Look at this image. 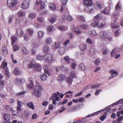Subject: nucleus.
<instances>
[{"label": "nucleus", "instance_id": "2", "mask_svg": "<svg viewBox=\"0 0 123 123\" xmlns=\"http://www.w3.org/2000/svg\"><path fill=\"white\" fill-rule=\"evenodd\" d=\"M33 89L34 91L33 94L38 97H39L41 96L42 87L39 83H36L34 86Z\"/></svg>", "mask_w": 123, "mask_h": 123}, {"label": "nucleus", "instance_id": "51", "mask_svg": "<svg viewBox=\"0 0 123 123\" xmlns=\"http://www.w3.org/2000/svg\"><path fill=\"white\" fill-rule=\"evenodd\" d=\"M36 15L35 13H30L28 15V17L31 19L34 18L36 17Z\"/></svg>", "mask_w": 123, "mask_h": 123}, {"label": "nucleus", "instance_id": "56", "mask_svg": "<svg viewBox=\"0 0 123 123\" xmlns=\"http://www.w3.org/2000/svg\"><path fill=\"white\" fill-rule=\"evenodd\" d=\"M65 9V6L64 4H62L59 11L61 12H62Z\"/></svg>", "mask_w": 123, "mask_h": 123}, {"label": "nucleus", "instance_id": "60", "mask_svg": "<svg viewBox=\"0 0 123 123\" xmlns=\"http://www.w3.org/2000/svg\"><path fill=\"white\" fill-rule=\"evenodd\" d=\"M20 23V21L19 20V18H15L14 22V24L15 25H17Z\"/></svg>", "mask_w": 123, "mask_h": 123}, {"label": "nucleus", "instance_id": "24", "mask_svg": "<svg viewBox=\"0 0 123 123\" xmlns=\"http://www.w3.org/2000/svg\"><path fill=\"white\" fill-rule=\"evenodd\" d=\"M22 51L24 54L27 55L29 53L28 50L25 47L22 48Z\"/></svg>", "mask_w": 123, "mask_h": 123}, {"label": "nucleus", "instance_id": "9", "mask_svg": "<svg viewBox=\"0 0 123 123\" xmlns=\"http://www.w3.org/2000/svg\"><path fill=\"white\" fill-rule=\"evenodd\" d=\"M17 3V0H12L10 3L8 4V5L10 7H12L16 5Z\"/></svg>", "mask_w": 123, "mask_h": 123}, {"label": "nucleus", "instance_id": "50", "mask_svg": "<svg viewBox=\"0 0 123 123\" xmlns=\"http://www.w3.org/2000/svg\"><path fill=\"white\" fill-rule=\"evenodd\" d=\"M10 119V117L8 115L5 114L4 115V120L5 121H8Z\"/></svg>", "mask_w": 123, "mask_h": 123}, {"label": "nucleus", "instance_id": "36", "mask_svg": "<svg viewBox=\"0 0 123 123\" xmlns=\"http://www.w3.org/2000/svg\"><path fill=\"white\" fill-rule=\"evenodd\" d=\"M47 31L49 32H51L55 30V27L52 25L49 26L47 29Z\"/></svg>", "mask_w": 123, "mask_h": 123}, {"label": "nucleus", "instance_id": "59", "mask_svg": "<svg viewBox=\"0 0 123 123\" xmlns=\"http://www.w3.org/2000/svg\"><path fill=\"white\" fill-rule=\"evenodd\" d=\"M37 58L38 60H43L44 58V57L43 56L38 55L37 56Z\"/></svg>", "mask_w": 123, "mask_h": 123}, {"label": "nucleus", "instance_id": "18", "mask_svg": "<svg viewBox=\"0 0 123 123\" xmlns=\"http://www.w3.org/2000/svg\"><path fill=\"white\" fill-rule=\"evenodd\" d=\"M58 29L62 31H65L68 29V28L66 26H64L62 25H59L58 26Z\"/></svg>", "mask_w": 123, "mask_h": 123}, {"label": "nucleus", "instance_id": "64", "mask_svg": "<svg viewBox=\"0 0 123 123\" xmlns=\"http://www.w3.org/2000/svg\"><path fill=\"white\" fill-rule=\"evenodd\" d=\"M58 41L61 43L62 42L63 40V38L61 36H59L58 37L57 39Z\"/></svg>", "mask_w": 123, "mask_h": 123}, {"label": "nucleus", "instance_id": "7", "mask_svg": "<svg viewBox=\"0 0 123 123\" xmlns=\"http://www.w3.org/2000/svg\"><path fill=\"white\" fill-rule=\"evenodd\" d=\"M36 4L37 5H40L41 6V9H43L45 7V4L44 2L42 1L41 0H37L36 2Z\"/></svg>", "mask_w": 123, "mask_h": 123}, {"label": "nucleus", "instance_id": "45", "mask_svg": "<svg viewBox=\"0 0 123 123\" xmlns=\"http://www.w3.org/2000/svg\"><path fill=\"white\" fill-rule=\"evenodd\" d=\"M15 83L18 85H20L22 83V80L20 79H16L15 81Z\"/></svg>", "mask_w": 123, "mask_h": 123}, {"label": "nucleus", "instance_id": "23", "mask_svg": "<svg viewBox=\"0 0 123 123\" xmlns=\"http://www.w3.org/2000/svg\"><path fill=\"white\" fill-rule=\"evenodd\" d=\"M104 110H101L100 111H98L97 112H94L91 114H89L87 116V117H91L97 115V114H98V113H101V112L103 111Z\"/></svg>", "mask_w": 123, "mask_h": 123}, {"label": "nucleus", "instance_id": "16", "mask_svg": "<svg viewBox=\"0 0 123 123\" xmlns=\"http://www.w3.org/2000/svg\"><path fill=\"white\" fill-rule=\"evenodd\" d=\"M17 33L19 37H21L24 34L23 31L21 29H18L17 31Z\"/></svg>", "mask_w": 123, "mask_h": 123}, {"label": "nucleus", "instance_id": "10", "mask_svg": "<svg viewBox=\"0 0 123 123\" xmlns=\"http://www.w3.org/2000/svg\"><path fill=\"white\" fill-rule=\"evenodd\" d=\"M13 73L14 74L17 75L21 74L22 72L18 68L16 67L14 70Z\"/></svg>", "mask_w": 123, "mask_h": 123}, {"label": "nucleus", "instance_id": "29", "mask_svg": "<svg viewBox=\"0 0 123 123\" xmlns=\"http://www.w3.org/2000/svg\"><path fill=\"white\" fill-rule=\"evenodd\" d=\"M26 20L25 18L22 19L20 21V24L22 26H25L26 25Z\"/></svg>", "mask_w": 123, "mask_h": 123}, {"label": "nucleus", "instance_id": "63", "mask_svg": "<svg viewBox=\"0 0 123 123\" xmlns=\"http://www.w3.org/2000/svg\"><path fill=\"white\" fill-rule=\"evenodd\" d=\"M73 19L72 17L70 15H68L67 18V20L69 21H71Z\"/></svg>", "mask_w": 123, "mask_h": 123}, {"label": "nucleus", "instance_id": "26", "mask_svg": "<svg viewBox=\"0 0 123 123\" xmlns=\"http://www.w3.org/2000/svg\"><path fill=\"white\" fill-rule=\"evenodd\" d=\"M35 62H32L28 65L27 67L28 68H34L35 66Z\"/></svg>", "mask_w": 123, "mask_h": 123}, {"label": "nucleus", "instance_id": "49", "mask_svg": "<svg viewBox=\"0 0 123 123\" xmlns=\"http://www.w3.org/2000/svg\"><path fill=\"white\" fill-rule=\"evenodd\" d=\"M76 17L77 18H78V20L79 19H80V20H81V21L83 22H85L86 21L84 18L82 16H77Z\"/></svg>", "mask_w": 123, "mask_h": 123}, {"label": "nucleus", "instance_id": "8", "mask_svg": "<svg viewBox=\"0 0 123 123\" xmlns=\"http://www.w3.org/2000/svg\"><path fill=\"white\" fill-rule=\"evenodd\" d=\"M111 75L109 78V80H110L113 77L116 76L118 75L117 72L114 70H111L110 71Z\"/></svg>", "mask_w": 123, "mask_h": 123}, {"label": "nucleus", "instance_id": "12", "mask_svg": "<svg viewBox=\"0 0 123 123\" xmlns=\"http://www.w3.org/2000/svg\"><path fill=\"white\" fill-rule=\"evenodd\" d=\"M90 118L89 117H87V116L83 118L82 119H80L78 121L79 123H85L87 121V118Z\"/></svg>", "mask_w": 123, "mask_h": 123}, {"label": "nucleus", "instance_id": "34", "mask_svg": "<svg viewBox=\"0 0 123 123\" xmlns=\"http://www.w3.org/2000/svg\"><path fill=\"white\" fill-rule=\"evenodd\" d=\"M33 32L34 30L33 28H30L27 29V32L30 37L32 35Z\"/></svg>", "mask_w": 123, "mask_h": 123}, {"label": "nucleus", "instance_id": "5", "mask_svg": "<svg viewBox=\"0 0 123 123\" xmlns=\"http://www.w3.org/2000/svg\"><path fill=\"white\" fill-rule=\"evenodd\" d=\"M29 6V2L28 0L24 1L21 6V7L23 9L28 8Z\"/></svg>", "mask_w": 123, "mask_h": 123}, {"label": "nucleus", "instance_id": "33", "mask_svg": "<svg viewBox=\"0 0 123 123\" xmlns=\"http://www.w3.org/2000/svg\"><path fill=\"white\" fill-rule=\"evenodd\" d=\"M66 82L69 85H70L72 82V79L69 77L66 78Z\"/></svg>", "mask_w": 123, "mask_h": 123}, {"label": "nucleus", "instance_id": "28", "mask_svg": "<svg viewBox=\"0 0 123 123\" xmlns=\"http://www.w3.org/2000/svg\"><path fill=\"white\" fill-rule=\"evenodd\" d=\"M102 51L103 54L105 55L109 53L110 51L107 48H104L102 49Z\"/></svg>", "mask_w": 123, "mask_h": 123}, {"label": "nucleus", "instance_id": "38", "mask_svg": "<svg viewBox=\"0 0 123 123\" xmlns=\"http://www.w3.org/2000/svg\"><path fill=\"white\" fill-rule=\"evenodd\" d=\"M17 14L18 16L21 17L25 16V13L22 11H20L18 12Z\"/></svg>", "mask_w": 123, "mask_h": 123}, {"label": "nucleus", "instance_id": "1", "mask_svg": "<svg viewBox=\"0 0 123 123\" xmlns=\"http://www.w3.org/2000/svg\"><path fill=\"white\" fill-rule=\"evenodd\" d=\"M85 6V11L88 13H93L96 12L97 9L92 4V0H84Z\"/></svg>", "mask_w": 123, "mask_h": 123}, {"label": "nucleus", "instance_id": "39", "mask_svg": "<svg viewBox=\"0 0 123 123\" xmlns=\"http://www.w3.org/2000/svg\"><path fill=\"white\" fill-rule=\"evenodd\" d=\"M33 83L34 81L31 80H30L29 81V83L28 85V86L30 89L32 88L33 87Z\"/></svg>", "mask_w": 123, "mask_h": 123}, {"label": "nucleus", "instance_id": "55", "mask_svg": "<svg viewBox=\"0 0 123 123\" xmlns=\"http://www.w3.org/2000/svg\"><path fill=\"white\" fill-rule=\"evenodd\" d=\"M65 9V6L64 4H62L59 11L61 12H62Z\"/></svg>", "mask_w": 123, "mask_h": 123}, {"label": "nucleus", "instance_id": "35", "mask_svg": "<svg viewBox=\"0 0 123 123\" xmlns=\"http://www.w3.org/2000/svg\"><path fill=\"white\" fill-rule=\"evenodd\" d=\"M44 33L42 31H39L37 32V36L40 38L42 37L44 35Z\"/></svg>", "mask_w": 123, "mask_h": 123}, {"label": "nucleus", "instance_id": "40", "mask_svg": "<svg viewBox=\"0 0 123 123\" xmlns=\"http://www.w3.org/2000/svg\"><path fill=\"white\" fill-rule=\"evenodd\" d=\"M73 30L78 35L80 34L81 33V31H80L77 27H75L74 28Z\"/></svg>", "mask_w": 123, "mask_h": 123}, {"label": "nucleus", "instance_id": "4", "mask_svg": "<svg viewBox=\"0 0 123 123\" xmlns=\"http://www.w3.org/2000/svg\"><path fill=\"white\" fill-rule=\"evenodd\" d=\"M101 18V14H98L95 16L93 19V21L91 25L92 26H95L99 23L98 20L100 19Z\"/></svg>", "mask_w": 123, "mask_h": 123}, {"label": "nucleus", "instance_id": "44", "mask_svg": "<svg viewBox=\"0 0 123 123\" xmlns=\"http://www.w3.org/2000/svg\"><path fill=\"white\" fill-rule=\"evenodd\" d=\"M27 106L28 107L30 108L32 110L34 109V106L33 105V103L31 102H29L27 104Z\"/></svg>", "mask_w": 123, "mask_h": 123}, {"label": "nucleus", "instance_id": "53", "mask_svg": "<svg viewBox=\"0 0 123 123\" xmlns=\"http://www.w3.org/2000/svg\"><path fill=\"white\" fill-rule=\"evenodd\" d=\"M2 52L4 54H6L7 53V51L6 47L4 46L2 47Z\"/></svg>", "mask_w": 123, "mask_h": 123}, {"label": "nucleus", "instance_id": "54", "mask_svg": "<svg viewBox=\"0 0 123 123\" xmlns=\"http://www.w3.org/2000/svg\"><path fill=\"white\" fill-rule=\"evenodd\" d=\"M123 118V116L122 115L120 117H118V118L117 120L116 121H113V123L117 122H121L120 121L122 120Z\"/></svg>", "mask_w": 123, "mask_h": 123}, {"label": "nucleus", "instance_id": "42", "mask_svg": "<svg viewBox=\"0 0 123 123\" xmlns=\"http://www.w3.org/2000/svg\"><path fill=\"white\" fill-rule=\"evenodd\" d=\"M117 53L116 50V49H114L111 53V55L112 57H113L115 56Z\"/></svg>", "mask_w": 123, "mask_h": 123}, {"label": "nucleus", "instance_id": "31", "mask_svg": "<svg viewBox=\"0 0 123 123\" xmlns=\"http://www.w3.org/2000/svg\"><path fill=\"white\" fill-rule=\"evenodd\" d=\"M34 68V69L36 71H39L41 69V67H40V65L35 63Z\"/></svg>", "mask_w": 123, "mask_h": 123}, {"label": "nucleus", "instance_id": "25", "mask_svg": "<svg viewBox=\"0 0 123 123\" xmlns=\"http://www.w3.org/2000/svg\"><path fill=\"white\" fill-rule=\"evenodd\" d=\"M64 60L65 61V62L68 64L70 63L71 59L69 58L68 56H66L64 57Z\"/></svg>", "mask_w": 123, "mask_h": 123}, {"label": "nucleus", "instance_id": "17", "mask_svg": "<svg viewBox=\"0 0 123 123\" xmlns=\"http://www.w3.org/2000/svg\"><path fill=\"white\" fill-rule=\"evenodd\" d=\"M26 91H23L17 93V95L18 97H22L24 96V94L26 93Z\"/></svg>", "mask_w": 123, "mask_h": 123}, {"label": "nucleus", "instance_id": "30", "mask_svg": "<svg viewBox=\"0 0 123 123\" xmlns=\"http://www.w3.org/2000/svg\"><path fill=\"white\" fill-rule=\"evenodd\" d=\"M110 9L108 8H105L104 10L102 12V13L105 14H108L109 13Z\"/></svg>", "mask_w": 123, "mask_h": 123}, {"label": "nucleus", "instance_id": "14", "mask_svg": "<svg viewBox=\"0 0 123 123\" xmlns=\"http://www.w3.org/2000/svg\"><path fill=\"white\" fill-rule=\"evenodd\" d=\"M60 93L59 92L57 91V93H54L52 95V96L53 97H55V99L57 101H58L60 99V98L58 96L60 95Z\"/></svg>", "mask_w": 123, "mask_h": 123}, {"label": "nucleus", "instance_id": "58", "mask_svg": "<svg viewBox=\"0 0 123 123\" xmlns=\"http://www.w3.org/2000/svg\"><path fill=\"white\" fill-rule=\"evenodd\" d=\"M13 16H9L8 17V23L9 24L12 23L13 21L12 18H13Z\"/></svg>", "mask_w": 123, "mask_h": 123}, {"label": "nucleus", "instance_id": "22", "mask_svg": "<svg viewBox=\"0 0 123 123\" xmlns=\"http://www.w3.org/2000/svg\"><path fill=\"white\" fill-rule=\"evenodd\" d=\"M49 48L48 46L47 45H44L42 48L43 52L44 53H46L49 51Z\"/></svg>", "mask_w": 123, "mask_h": 123}, {"label": "nucleus", "instance_id": "47", "mask_svg": "<svg viewBox=\"0 0 123 123\" xmlns=\"http://www.w3.org/2000/svg\"><path fill=\"white\" fill-rule=\"evenodd\" d=\"M65 49L64 47H61L59 48V53L61 55L63 54L64 52Z\"/></svg>", "mask_w": 123, "mask_h": 123}, {"label": "nucleus", "instance_id": "19", "mask_svg": "<svg viewBox=\"0 0 123 123\" xmlns=\"http://www.w3.org/2000/svg\"><path fill=\"white\" fill-rule=\"evenodd\" d=\"M78 69L79 70L84 71L86 69V68L83 63H81L79 65Z\"/></svg>", "mask_w": 123, "mask_h": 123}, {"label": "nucleus", "instance_id": "20", "mask_svg": "<svg viewBox=\"0 0 123 123\" xmlns=\"http://www.w3.org/2000/svg\"><path fill=\"white\" fill-rule=\"evenodd\" d=\"M105 25V23L104 22H103L99 24H98L95 26H93V27H97L100 28H103Z\"/></svg>", "mask_w": 123, "mask_h": 123}, {"label": "nucleus", "instance_id": "52", "mask_svg": "<svg viewBox=\"0 0 123 123\" xmlns=\"http://www.w3.org/2000/svg\"><path fill=\"white\" fill-rule=\"evenodd\" d=\"M70 75L71 77H75L76 76V74L75 71L74 70H72L70 73Z\"/></svg>", "mask_w": 123, "mask_h": 123}, {"label": "nucleus", "instance_id": "37", "mask_svg": "<svg viewBox=\"0 0 123 123\" xmlns=\"http://www.w3.org/2000/svg\"><path fill=\"white\" fill-rule=\"evenodd\" d=\"M66 65H61L60 66V69L62 71H67L68 70V68L66 66Z\"/></svg>", "mask_w": 123, "mask_h": 123}, {"label": "nucleus", "instance_id": "61", "mask_svg": "<svg viewBox=\"0 0 123 123\" xmlns=\"http://www.w3.org/2000/svg\"><path fill=\"white\" fill-rule=\"evenodd\" d=\"M80 27L81 28H83L85 30H86L87 28V26L86 24H84L81 25L80 26Z\"/></svg>", "mask_w": 123, "mask_h": 123}, {"label": "nucleus", "instance_id": "13", "mask_svg": "<svg viewBox=\"0 0 123 123\" xmlns=\"http://www.w3.org/2000/svg\"><path fill=\"white\" fill-rule=\"evenodd\" d=\"M49 8L52 10H56V7L53 3H50L49 4Z\"/></svg>", "mask_w": 123, "mask_h": 123}, {"label": "nucleus", "instance_id": "15", "mask_svg": "<svg viewBox=\"0 0 123 123\" xmlns=\"http://www.w3.org/2000/svg\"><path fill=\"white\" fill-rule=\"evenodd\" d=\"M65 76L64 74H60L57 78V80L58 81L61 82L63 81L65 79Z\"/></svg>", "mask_w": 123, "mask_h": 123}, {"label": "nucleus", "instance_id": "48", "mask_svg": "<svg viewBox=\"0 0 123 123\" xmlns=\"http://www.w3.org/2000/svg\"><path fill=\"white\" fill-rule=\"evenodd\" d=\"M52 42V39L51 37H49L47 38L46 40V43L48 44H50Z\"/></svg>", "mask_w": 123, "mask_h": 123}, {"label": "nucleus", "instance_id": "57", "mask_svg": "<svg viewBox=\"0 0 123 123\" xmlns=\"http://www.w3.org/2000/svg\"><path fill=\"white\" fill-rule=\"evenodd\" d=\"M60 46V44L57 43H55V44L53 45V47L54 49L58 48Z\"/></svg>", "mask_w": 123, "mask_h": 123}, {"label": "nucleus", "instance_id": "6", "mask_svg": "<svg viewBox=\"0 0 123 123\" xmlns=\"http://www.w3.org/2000/svg\"><path fill=\"white\" fill-rule=\"evenodd\" d=\"M45 61L47 63L50 62L52 59V55L50 53L46 54L45 55Z\"/></svg>", "mask_w": 123, "mask_h": 123}, {"label": "nucleus", "instance_id": "11", "mask_svg": "<svg viewBox=\"0 0 123 123\" xmlns=\"http://www.w3.org/2000/svg\"><path fill=\"white\" fill-rule=\"evenodd\" d=\"M18 38L17 36H13L11 37V40L12 41L11 43L12 45H13L16 42L18 41Z\"/></svg>", "mask_w": 123, "mask_h": 123}, {"label": "nucleus", "instance_id": "43", "mask_svg": "<svg viewBox=\"0 0 123 123\" xmlns=\"http://www.w3.org/2000/svg\"><path fill=\"white\" fill-rule=\"evenodd\" d=\"M5 84L4 81L0 80V90L3 89L4 86Z\"/></svg>", "mask_w": 123, "mask_h": 123}, {"label": "nucleus", "instance_id": "62", "mask_svg": "<svg viewBox=\"0 0 123 123\" xmlns=\"http://www.w3.org/2000/svg\"><path fill=\"white\" fill-rule=\"evenodd\" d=\"M7 64L6 63H4L3 62H2V65L1 66V67L2 68H5L7 66Z\"/></svg>", "mask_w": 123, "mask_h": 123}, {"label": "nucleus", "instance_id": "27", "mask_svg": "<svg viewBox=\"0 0 123 123\" xmlns=\"http://www.w3.org/2000/svg\"><path fill=\"white\" fill-rule=\"evenodd\" d=\"M96 53V51L93 48H91L89 50V54L91 55H93L95 54Z\"/></svg>", "mask_w": 123, "mask_h": 123}, {"label": "nucleus", "instance_id": "46", "mask_svg": "<svg viewBox=\"0 0 123 123\" xmlns=\"http://www.w3.org/2000/svg\"><path fill=\"white\" fill-rule=\"evenodd\" d=\"M40 78L42 80L44 81L47 78V76L46 74H44L41 75Z\"/></svg>", "mask_w": 123, "mask_h": 123}, {"label": "nucleus", "instance_id": "41", "mask_svg": "<svg viewBox=\"0 0 123 123\" xmlns=\"http://www.w3.org/2000/svg\"><path fill=\"white\" fill-rule=\"evenodd\" d=\"M80 47V49L82 50H85L86 49V45L83 43L81 44Z\"/></svg>", "mask_w": 123, "mask_h": 123}, {"label": "nucleus", "instance_id": "32", "mask_svg": "<svg viewBox=\"0 0 123 123\" xmlns=\"http://www.w3.org/2000/svg\"><path fill=\"white\" fill-rule=\"evenodd\" d=\"M57 19V17L55 16H53L49 20L50 23H53L55 22Z\"/></svg>", "mask_w": 123, "mask_h": 123}, {"label": "nucleus", "instance_id": "21", "mask_svg": "<svg viewBox=\"0 0 123 123\" xmlns=\"http://www.w3.org/2000/svg\"><path fill=\"white\" fill-rule=\"evenodd\" d=\"M79 105H76L71 108L69 110L70 112L75 111L79 109Z\"/></svg>", "mask_w": 123, "mask_h": 123}, {"label": "nucleus", "instance_id": "3", "mask_svg": "<svg viewBox=\"0 0 123 123\" xmlns=\"http://www.w3.org/2000/svg\"><path fill=\"white\" fill-rule=\"evenodd\" d=\"M100 37L102 39L105 40L110 41L112 39L111 37H108L106 32L105 31H100L99 33Z\"/></svg>", "mask_w": 123, "mask_h": 123}]
</instances>
